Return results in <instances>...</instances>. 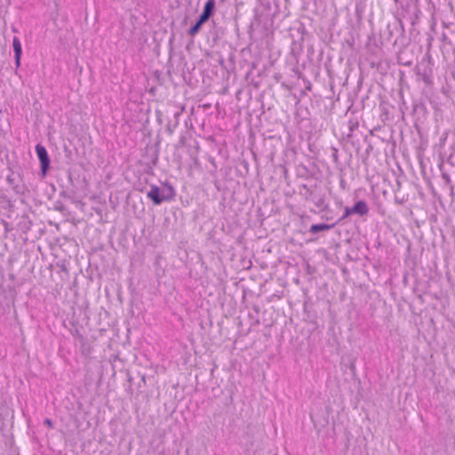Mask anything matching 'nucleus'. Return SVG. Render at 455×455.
<instances>
[{
    "label": "nucleus",
    "instance_id": "1",
    "mask_svg": "<svg viewBox=\"0 0 455 455\" xmlns=\"http://www.w3.org/2000/svg\"><path fill=\"white\" fill-rule=\"evenodd\" d=\"M36 151L40 161L41 170L44 174L46 173L50 167V159L45 148L40 144L36 146Z\"/></svg>",
    "mask_w": 455,
    "mask_h": 455
},
{
    "label": "nucleus",
    "instance_id": "2",
    "mask_svg": "<svg viewBox=\"0 0 455 455\" xmlns=\"http://www.w3.org/2000/svg\"><path fill=\"white\" fill-rule=\"evenodd\" d=\"M147 196L156 205H159L163 203V199L161 196V188H158L157 186H151L150 189L147 193Z\"/></svg>",
    "mask_w": 455,
    "mask_h": 455
},
{
    "label": "nucleus",
    "instance_id": "3",
    "mask_svg": "<svg viewBox=\"0 0 455 455\" xmlns=\"http://www.w3.org/2000/svg\"><path fill=\"white\" fill-rule=\"evenodd\" d=\"M12 47L14 51V58L16 67L19 68L20 65V57L22 53L21 44L20 39L17 36H14L12 39Z\"/></svg>",
    "mask_w": 455,
    "mask_h": 455
},
{
    "label": "nucleus",
    "instance_id": "4",
    "mask_svg": "<svg viewBox=\"0 0 455 455\" xmlns=\"http://www.w3.org/2000/svg\"><path fill=\"white\" fill-rule=\"evenodd\" d=\"M351 212H353V214L364 216L369 212V207L364 201L360 200L356 202L353 207H351Z\"/></svg>",
    "mask_w": 455,
    "mask_h": 455
},
{
    "label": "nucleus",
    "instance_id": "5",
    "mask_svg": "<svg viewBox=\"0 0 455 455\" xmlns=\"http://www.w3.org/2000/svg\"><path fill=\"white\" fill-rule=\"evenodd\" d=\"M161 196L163 202L172 200L175 196L173 187L169 184H164V186L161 188Z\"/></svg>",
    "mask_w": 455,
    "mask_h": 455
},
{
    "label": "nucleus",
    "instance_id": "6",
    "mask_svg": "<svg viewBox=\"0 0 455 455\" xmlns=\"http://www.w3.org/2000/svg\"><path fill=\"white\" fill-rule=\"evenodd\" d=\"M207 20H208L206 18H204V16L200 14L197 21L189 28L188 35L190 36H195L199 32L202 25Z\"/></svg>",
    "mask_w": 455,
    "mask_h": 455
},
{
    "label": "nucleus",
    "instance_id": "7",
    "mask_svg": "<svg viewBox=\"0 0 455 455\" xmlns=\"http://www.w3.org/2000/svg\"><path fill=\"white\" fill-rule=\"evenodd\" d=\"M214 7H215V1L208 0L204 4V11L201 13V15H203L204 18H206L207 20H209V18L212 15V13L214 12Z\"/></svg>",
    "mask_w": 455,
    "mask_h": 455
},
{
    "label": "nucleus",
    "instance_id": "8",
    "mask_svg": "<svg viewBox=\"0 0 455 455\" xmlns=\"http://www.w3.org/2000/svg\"><path fill=\"white\" fill-rule=\"evenodd\" d=\"M332 228V225L328 224H314L310 227L309 232L312 234H316L320 231H326Z\"/></svg>",
    "mask_w": 455,
    "mask_h": 455
},
{
    "label": "nucleus",
    "instance_id": "9",
    "mask_svg": "<svg viewBox=\"0 0 455 455\" xmlns=\"http://www.w3.org/2000/svg\"><path fill=\"white\" fill-rule=\"evenodd\" d=\"M353 214V212H351V207H346L345 208V212L343 214V216L340 218V220H344L346 219L347 217H348L349 215H352Z\"/></svg>",
    "mask_w": 455,
    "mask_h": 455
},
{
    "label": "nucleus",
    "instance_id": "10",
    "mask_svg": "<svg viewBox=\"0 0 455 455\" xmlns=\"http://www.w3.org/2000/svg\"><path fill=\"white\" fill-rule=\"evenodd\" d=\"M44 423V425L48 426L49 427H52V421L50 419H45Z\"/></svg>",
    "mask_w": 455,
    "mask_h": 455
},
{
    "label": "nucleus",
    "instance_id": "11",
    "mask_svg": "<svg viewBox=\"0 0 455 455\" xmlns=\"http://www.w3.org/2000/svg\"><path fill=\"white\" fill-rule=\"evenodd\" d=\"M7 181H8L11 185H12V184H13V179H12L11 176H8V177H7Z\"/></svg>",
    "mask_w": 455,
    "mask_h": 455
}]
</instances>
